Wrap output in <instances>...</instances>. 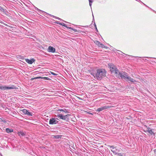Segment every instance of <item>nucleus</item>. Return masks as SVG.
<instances>
[{"label": "nucleus", "instance_id": "20e7f679", "mask_svg": "<svg viewBox=\"0 0 156 156\" xmlns=\"http://www.w3.org/2000/svg\"><path fill=\"white\" fill-rule=\"evenodd\" d=\"M16 89V87L14 85H12L10 87H7L5 85L3 86L1 84H0V89L2 90Z\"/></svg>", "mask_w": 156, "mask_h": 156}, {"label": "nucleus", "instance_id": "f3484780", "mask_svg": "<svg viewBox=\"0 0 156 156\" xmlns=\"http://www.w3.org/2000/svg\"><path fill=\"white\" fill-rule=\"evenodd\" d=\"M94 42L96 44L98 45L99 47V46L100 45V44H101L100 42L98 41H95Z\"/></svg>", "mask_w": 156, "mask_h": 156}, {"label": "nucleus", "instance_id": "c85d7f7f", "mask_svg": "<svg viewBox=\"0 0 156 156\" xmlns=\"http://www.w3.org/2000/svg\"><path fill=\"white\" fill-rule=\"evenodd\" d=\"M111 151L115 154H117V153L115 151H112V150H111Z\"/></svg>", "mask_w": 156, "mask_h": 156}, {"label": "nucleus", "instance_id": "6e6552de", "mask_svg": "<svg viewBox=\"0 0 156 156\" xmlns=\"http://www.w3.org/2000/svg\"><path fill=\"white\" fill-rule=\"evenodd\" d=\"M26 62L29 64H32L35 61V60L34 59H32L31 60H30L28 59H26Z\"/></svg>", "mask_w": 156, "mask_h": 156}, {"label": "nucleus", "instance_id": "2f4dec72", "mask_svg": "<svg viewBox=\"0 0 156 156\" xmlns=\"http://www.w3.org/2000/svg\"><path fill=\"white\" fill-rule=\"evenodd\" d=\"M139 1L140 2H141L142 3H143V4H144V5H145V6H146V7H148L149 8H149V7H148L147 5H145V4H144V3H143V2H142L141 1H140V0H139Z\"/></svg>", "mask_w": 156, "mask_h": 156}, {"label": "nucleus", "instance_id": "6ab92c4d", "mask_svg": "<svg viewBox=\"0 0 156 156\" xmlns=\"http://www.w3.org/2000/svg\"><path fill=\"white\" fill-rule=\"evenodd\" d=\"M0 122H2L4 123H6V121L4 119H3L2 118H0Z\"/></svg>", "mask_w": 156, "mask_h": 156}, {"label": "nucleus", "instance_id": "c756f323", "mask_svg": "<svg viewBox=\"0 0 156 156\" xmlns=\"http://www.w3.org/2000/svg\"><path fill=\"white\" fill-rule=\"evenodd\" d=\"M92 16H93V20H92V22H94V23H95V21H94V16L93 14H92Z\"/></svg>", "mask_w": 156, "mask_h": 156}, {"label": "nucleus", "instance_id": "c03bdc74", "mask_svg": "<svg viewBox=\"0 0 156 156\" xmlns=\"http://www.w3.org/2000/svg\"><path fill=\"white\" fill-rule=\"evenodd\" d=\"M146 60H147L146 59H145V61Z\"/></svg>", "mask_w": 156, "mask_h": 156}, {"label": "nucleus", "instance_id": "a211bd4d", "mask_svg": "<svg viewBox=\"0 0 156 156\" xmlns=\"http://www.w3.org/2000/svg\"><path fill=\"white\" fill-rule=\"evenodd\" d=\"M27 111L28 110L26 109H23L22 110V111L23 113L25 114H26L27 113Z\"/></svg>", "mask_w": 156, "mask_h": 156}, {"label": "nucleus", "instance_id": "f8f14e48", "mask_svg": "<svg viewBox=\"0 0 156 156\" xmlns=\"http://www.w3.org/2000/svg\"><path fill=\"white\" fill-rule=\"evenodd\" d=\"M17 133L18 134L19 136H24L25 135V133L22 131L18 132Z\"/></svg>", "mask_w": 156, "mask_h": 156}, {"label": "nucleus", "instance_id": "0eeeda50", "mask_svg": "<svg viewBox=\"0 0 156 156\" xmlns=\"http://www.w3.org/2000/svg\"><path fill=\"white\" fill-rule=\"evenodd\" d=\"M48 51L49 52L54 53L55 52V49L53 47L50 46L48 47Z\"/></svg>", "mask_w": 156, "mask_h": 156}, {"label": "nucleus", "instance_id": "5701e85b", "mask_svg": "<svg viewBox=\"0 0 156 156\" xmlns=\"http://www.w3.org/2000/svg\"><path fill=\"white\" fill-rule=\"evenodd\" d=\"M123 153H117V155L118 156H126L125 155H124V156L123 155Z\"/></svg>", "mask_w": 156, "mask_h": 156}, {"label": "nucleus", "instance_id": "473e14b6", "mask_svg": "<svg viewBox=\"0 0 156 156\" xmlns=\"http://www.w3.org/2000/svg\"><path fill=\"white\" fill-rule=\"evenodd\" d=\"M55 23H56V24H58L59 25H60V24L61 23H60V22H59L58 21H56L55 22Z\"/></svg>", "mask_w": 156, "mask_h": 156}, {"label": "nucleus", "instance_id": "b1692460", "mask_svg": "<svg viewBox=\"0 0 156 156\" xmlns=\"http://www.w3.org/2000/svg\"><path fill=\"white\" fill-rule=\"evenodd\" d=\"M5 10L2 8L1 6H0V11L2 12H4Z\"/></svg>", "mask_w": 156, "mask_h": 156}, {"label": "nucleus", "instance_id": "dca6fc26", "mask_svg": "<svg viewBox=\"0 0 156 156\" xmlns=\"http://www.w3.org/2000/svg\"><path fill=\"white\" fill-rule=\"evenodd\" d=\"M61 135H56L54 136V137L56 139H58L59 138H61Z\"/></svg>", "mask_w": 156, "mask_h": 156}, {"label": "nucleus", "instance_id": "4468645a", "mask_svg": "<svg viewBox=\"0 0 156 156\" xmlns=\"http://www.w3.org/2000/svg\"><path fill=\"white\" fill-rule=\"evenodd\" d=\"M48 14V15L50 16H51L52 17H53L54 18H55L56 19H58V20H63L62 19H60L57 17L55 16L51 15L49 14Z\"/></svg>", "mask_w": 156, "mask_h": 156}, {"label": "nucleus", "instance_id": "cd10ccee", "mask_svg": "<svg viewBox=\"0 0 156 156\" xmlns=\"http://www.w3.org/2000/svg\"><path fill=\"white\" fill-rule=\"evenodd\" d=\"M104 46V45L103 44H102L101 43L99 47L103 48Z\"/></svg>", "mask_w": 156, "mask_h": 156}, {"label": "nucleus", "instance_id": "58836bf2", "mask_svg": "<svg viewBox=\"0 0 156 156\" xmlns=\"http://www.w3.org/2000/svg\"><path fill=\"white\" fill-rule=\"evenodd\" d=\"M150 9H151L154 12H155V13H156V12L154 10H153L152 9H151V8H150Z\"/></svg>", "mask_w": 156, "mask_h": 156}, {"label": "nucleus", "instance_id": "a19ab883", "mask_svg": "<svg viewBox=\"0 0 156 156\" xmlns=\"http://www.w3.org/2000/svg\"><path fill=\"white\" fill-rule=\"evenodd\" d=\"M0 155L1 156H3L2 155V154L1 153H0Z\"/></svg>", "mask_w": 156, "mask_h": 156}, {"label": "nucleus", "instance_id": "c9c22d12", "mask_svg": "<svg viewBox=\"0 0 156 156\" xmlns=\"http://www.w3.org/2000/svg\"><path fill=\"white\" fill-rule=\"evenodd\" d=\"M119 51L120 53H122L124 55H127L126 54H125V53H123L121 51H119V50H118Z\"/></svg>", "mask_w": 156, "mask_h": 156}, {"label": "nucleus", "instance_id": "37998d69", "mask_svg": "<svg viewBox=\"0 0 156 156\" xmlns=\"http://www.w3.org/2000/svg\"><path fill=\"white\" fill-rule=\"evenodd\" d=\"M64 21V22H65V23H66V21Z\"/></svg>", "mask_w": 156, "mask_h": 156}, {"label": "nucleus", "instance_id": "ea45409f", "mask_svg": "<svg viewBox=\"0 0 156 156\" xmlns=\"http://www.w3.org/2000/svg\"><path fill=\"white\" fill-rule=\"evenodd\" d=\"M103 48H107V47L105 46H104V47H103Z\"/></svg>", "mask_w": 156, "mask_h": 156}, {"label": "nucleus", "instance_id": "423d86ee", "mask_svg": "<svg viewBox=\"0 0 156 156\" xmlns=\"http://www.w3.org/2000/svg\"><path fill=\"white\" fill-rule=\"evenodd\" d=\"M111 107V106L108 105H105L104 106H103L101 107L100 108H98L96 110V111L97 112H100L101 111H102L104 110H105L106 109H108Z\"/></svg>", "mask_w": 156, "mask_h": 156}, {"label": "nucleus", "instance_id": "39448f33", "mask_svg": "<svg viewBox=\"0 0 156 156\" xmlns=\"http://www.w3.org/2000/svg\"><path fill=\"white\" fill-rule=\"evenodd\" d=\"M58 119L57 118H51L49 121V124L51 125L56 124L58 123V121L57 120Z\"/></svg>", "mask_w": 156, "mask_h": 156}, {"label": "nucleus", "instance_id": "9b49d317", "mask_svg": "<svg viewBox=\"0 0 156 156\" xmlns=\"http://www.w3.org/2000/svg\"><path fill=\"white\" fill-rule=\"evenodd\" d=\"M145 132H148L151 135H155V133H154V132L152 130H146V131H145Z\"/></svg>", "mask_w": 156, "mask_h": 156}, {"label": "nucleus", "instance_id": "f03ea898", "mask_svg": "<svg viewBox=\"0 0 156 156\" xmlns=\"http://www.w3.org/2000/svg\"><path fill=\"white\" fill-rule=\"evenodd\" d=\"M119 78H121L122 79L125 80L126 81H130L132 82H136V81L133 79L131 78L130 77L128 76L127 74L125 73H121L119 74Z\"/></svg>", "mask_w": 156, "mask_h": 156}, {"label": "nucleus", "instance_id": "4c0bfd02", "mask_svg": "<svg viewBox=\"0 0 156 156\" xmlns=\"http://www.w3.org/2000/svg\"><path fill=\"white\" fill-rule=\"evenodd\" d=\"M110 148H112V149H114L115 148V147L113 146H110Z\"/></svg>", "mask_w": 156, "mask_h": 156}, {"label": "nucleus", "instance_id": "9d476101", "mask_svg": "<svg viewBox=\"0 0 156 156\" xmlns=\"http://www.w3.org/2000/svg\"><path fill=\"white\" fill-rule=\"evenodd\" d=\"M58 111H59L60 112H65V113H69V111H68L67 110L64 108L63 109H58V110H57Z\"/></svg>", "mask_w": 156, "mask_h": 156}, {"label": "nucleus", "instance_id": "f257e3e1", "mask_svg": "<svg viewBox=\"0 0 156 156\" xmlns=\"http://www.w3.org/2000/svg\"><path fill=\"white\" fill-rule=\"evenodd\" d=\"M106 71L103 69H98L97 70V73H93V76L98 80H101L102 77L105 76Z\"/></svg>", "mask_w": 156, "mask_h": 156}, {"label": "nucleus", "instance_id": "4be33fe9", "mask_svg": "<svg viewBox=\"0 0 156 156\" xmlns=\"http://www.w3.org/2000/svg\"><path fill=\"white\" fill-rule=\"evenodd\" d=\"M69 29H71V30H73L74 32H77V29H74V28H72L71 27L70 28H69Z\"/></svg>", "mask_w": 156, "mask_h": 156}, {"label": "nucleus", "instance_id": "1a4fd4ad", "mask_svg": "<svg viewBox=\"0 0 156 156\" xmlns=\"http://www.w3.org/2000/svg\"><path fill=\"white\" fill-rule=\"evenodd\" d=\"M70 116V114H67L66 115H63L62 119L65 120H68V117Z\"/></svg>", "mask_w": 156, "mask_h": 156}, {"label": "nucleus", "instance_id": "72a5a7b5", "mask_svg": "<svg viewBox=\"0 0 156 156\" xmlns=\"http://www.w3.org/2000/svg\"><path fill=\"white\" fill-rule=\"evenodd\" d=\"M36 9L37 10H39L42 13H43V12H44V11H42L41 10H40L38 8H36Z\"/></svg>", "mask_w": 156, "mask_h": 156}, {"label": "nucleus", "instance_id": "79ce46f5", "mask_svg": "<svg viewBox=\"0 0 156 156\" xmlns=\"http://www.w3.org/2000/svg\"><path fill=\"white\" fill-rule=\"evenodd\" d=\"M146 58H149L150 57H146Z\"/></svg>", "mask_w": 156, "mask_h": 156}, {"label": "nucleus", "instance_id": "2eb2a0df", "mask_svg": "<svg viewBox=\"0 0 156 156\" xmlns=\"http://www.w3.org/2000/svg\"><path fill=\"white\" fill-rule=\"evenodd\" d=\"M63 115L60 114H58L56 116L59 119H62Z\"/></svg>", "mask_w": 156, "mask_h": 156}, {"label": "nucleus", "instance_id": "393cba45", "mask_svg": "<svg viewBox=\"0 0 156 156\" xmlns=\"http://www.w3.org/2000/svg\"><path fill=\"white\" fill-rule=\"evenodd\" d=\"M43 79L47 80H49L50 79V78L47 77H43Z\"/></svg>", "mask_w": 156, "mask_h": 156}, {"label": "nucleus", "instance_id": "bb28decb", "mask_svg": "<svg viewBox=\"0 0 156 156\" xmlns=\"http://www.w3.org/2000/svg\"><path fill=\"white\" fill-rule=\"evenodd\" d=\"M64 27L67 28L68 29H69V28H70L71 27L68 26L66 24H65Z\"/></svg>", "mask_w": 156, "mask_h": 156}, {"label": "nucleus", "instance_id": "412c9836", "mask_svg": "<svg viewBox=\"0 0 156 156\" xmlns=\"http://www.w3.org/2000/svg\"><path fill=\"white\" fill-rule=\"evenodd\" d=\"M26 115H27L29 116H32L33 113L32 112H29L28 111H27V113Z\"/></svg>", "mask_w": 156, "mask_h": 156}, {"label": "nucleus", "instance_id": "a878e982", "mask_svg": "<svg viewBox=\"0 0 156 156\" xmlns=\"http://www.w3.org/2000/svg\"><path fill=\"white\" fill-rule=\"evenodd\" d=\"M94 26L95 27V30H96L97 31V32H98V29L97 28V27H96V25L95 24V23H94Z\"/></svg>", "mask_w": 156, "mask_h": 156}, {"label": "nucleus", "instance_id": "e433bc0d", "mask_svg": "<svg viewBox=\"0 0 156 156\" xmlns=\"http://www.w3.org/2000/svg\"><path fill=\"white\" fill-rule=\"evenodd\" d=\"M147 130H152L149 127H148L147 128Z\"/></svg>", "mask_w": 156, "mask_h": 156}, {"label": "nucleus", "instance_id": "7ed1b4c3", "mask_svg": "<svg viewBox=\"0 0 156 156\" xmlns=\"http://www.w3.org/2000/svg\"><path fill=\"white\" fill-rule=\"evenodd\" d=\"M110 69L112 73H114L115 76H118V77L119 76V74L121 73H122L119 72L118 70L116 68L115 66L114 65H111L110 66Z\"/></svg>", "mask_w": 156, "mask_h": 156}, {"label": "nucleus", "instance_id": "7c9ffc66", "mask_svg": "<svg viewBox=\"0 0 156 156\" xmlns=\"http://www.w3.org/2000/svg\"><path fill=\"white\" fill-rule=\"evenodd\" d=\"M51 74L53 75H57V74H55V73H53V72H51Z\"/></svg>", "mask_w": 156, "mask_h": 156}, {"label": "nucleus", "instance_id": "f704fd0d", "mask_svg": "<svg viewBox=\"0 0 156 156\" xmlns=\"http://www.w3.org/2000/svg\"><path fill=\"white\" fill-rule=\"evenodd\" d=\"M65 23H61L60 24V25H62L63 26H64V25H65Z\"/></svg>", "mask_w": 156, "mask_h": 156}, {"label": "nucleus", "instance_id": "aec40b11", "mask_svg": "<svg viewBox=\"0 0 156 156\" xmlns=\"http://www.w3.org/2000/svg\"><path fill=\"white\" fill-rule=\"evenodd\" d=\"M94 0H89V5L90 6L91 8L92 3L93 2Z\"/></svg>", "mask_w": 156, "mask_h": 156}, {"label": "nucleus", "instance_id": "ddd939ff", "mask_svg": "<svg viewBox=\"0 0 156 156\" xmlns=\"http://www.w3.org/2000/svg\"><path fill=\"white\" fill-rule=\"evenodd\" d=\"M6 131L7 133H9L13 132V129L7 128L6 129Z\"/></svg>", "mask_w": 156, "mask_h": 156}]
</instances>
